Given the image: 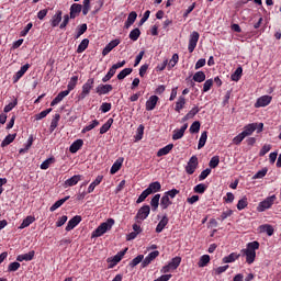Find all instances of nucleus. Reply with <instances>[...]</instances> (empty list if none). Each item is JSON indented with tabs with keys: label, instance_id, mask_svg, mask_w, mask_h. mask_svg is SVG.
Returning a JSON list of instances; mask_svg holds the SVG:
<instances>
[{
	"label": "nucleus",
	"instance_id": "c85d7f7f",
	"mask_svg": "<svg viewBox=\"0 0 281 281\" xmlns=\"http://www.w3.org/2000/svg\"><path fill=\"white\" fill-rule=\"evenodd\" d=\"M172 205V201L169 200L168 195L164 194L160 199V207L161 210H168Z\"/></svg>",
	"mask_w": 281,
	"mask_h": 281
},
{
	"label": "nucleus",
	"instance_id": "a18cd8bd",
	"mask_svg": "<svg viewBox=\"0 0 281 281\" xmlns=\"http://www.w3.org/2000/svg\"><path fill=\"white\" fill-rule=\"evenodd\" d=\"M58 122H60V114H55L50 122V131L54 132L58 127Z\"/></svg>",
	"mask_w": 281,
	"mask_h": 281
},
{
	"label": "nucleus",
	"instance_id": "7c9ffc66",
	"mask_svg": "<svg viewBox=\"0 0 281 281\" xmlns=\"http://www.w3.org/2000/svg\"><path fill=\"white\" fill-rule=\"evenodd\" d=\"M80 179H82V176L80 175L72 176L70 179L65 181V184L71 188L72 186H77Z\"/></svg>",
	"mask_w": 281,
	"mask_h": 281
},
{
	"label": "nucleus",
	"instance_id": "79ce46f5",
	"mask_svg": "<svg viewBox=\"0 0 281 281\" xmlns=\"http://www.w3.org/2000/svg\"><path fill=\"white\" fill-rule=\"evenodd\" d=\"M241 77H243V67H238L235 70V72L231 76L234 82H238V80H240Z\"/></svg>",
	"mask_w": 281,
	"mask_h": 281
},
{
	"label": "nucleus",
	"instance_id": "13d9d810",
	"mask_svg": "<svg viewBox=\"0 0 281 281\" xmlns=\"http://www.w3.org/2000/svg\"><path fill=\"white\" fill-rule=\"evenodd\" d=\"M213 85H214V80L207 79V80L204 82V85H203V92H204V93H207V91H210V89H212Z\"/></svg>",
	"mask_w": 281,
	"mask_h": 281
},
{
	"label": "nucleus",
	"instance_id": "4be33fe9",
	"mask_svg": "<svg viewBox=\"0 0 281 281\" xmlns=\"http://www.w3.org/2000/svg\"><path fill=\"white\" fill-rule=\"evenodd\" d=\"M126 251H128V248H125L124 250L117 252L111 260L112 262L111 267H115V265H117V262H120L122 258L126 256Z\"/></svg>",
	"mask_w": 281,
	"mask_h": 281
},
{
	"label": "nucleus",
	"instance_id": "052dcab7",
	"mask_svg": "<svg viewBox=\"0 0 281 281\" xmlns=\"http://www.w3.org/2000/svg\"><path fill=\"white\" fill-rule=\"evenodd\" d=\"M142 260H144V255H138L136 258H134L130 262V267H137V265H139V262H142Z\"/></svg>",
	"mask_w": 281,
	"mask_h": 281
},
{
	"label": "nucleus",
	"instance_id": "2eb2a0df",
	"mask_svg": "<svg viewBox=\"0 0 281 281\" xmlns=\"http://www.w3.org/2000/svg\"><path fill=\"white\" fill-rule=\"evenodd\" d=\"M157 102H159V97L151 95L146 101V111H155V106H157Z\"/></svg>",
	"mask_w": 281,
	"mask_h": 281
},
{
	"label": "nucleus",
	"instance_id": "2f4dec72",
	"mask_svg": "<svg viewBox=\"0 0 281 281\" xmlns=\"http://www.w3.org/2000/svg\"><path fill=\"white\" fill-rule=\"evenodd\" d=\"M240 258V255L232 252L231 255L223 258L224 263L236 262Z\"/></svg>",
	"mask_w": 281,
	"mask_h": 281
},
{
	"label": "nucleus",
	"instance_id": "6e6d98bb",
	"mask_svg": "<svg viewBox=\"0 0 281 281\" xmlns=\"http://www.w3.org/2000/svg\"><path fill=\"white\" fill-rule=\"evenodd\" d=\"M33 142H34V138L32 136H30V138L27 139V143L25 145V148L20 149V155H23V153H27V150H30V148H32Z\"/></svg>",
	"mask_w": 281,
	"mask_h": 281
},
{
	"label": "nucleus",
	"instance_id": "f03ea898",
	"mask_svg": "<svg viewBox=\"0 0 281 281\" xmlns=\"http://www.w3.org/2000/svg\"><path fill=\"white\" fill-rule=\"evenodd\" d=\"M113 225H115V220H106V222L101 223L100 226H98L95 231L92 232L91 238H100V236H104L106 232H111Z\"/></svg>",
	"mask_w": 281,
	"mask_h": 281
},
{
	"label": "nucleus",
	"instance_id": "774afa93",
	"mask_svg": "<svg viewBox=\"0 0 281 281\" xmlns=\"http://www.w3.org/2000/svg\"><path fill=\"white\" fill-rule=\"evenodd\" d=\"M52 164H54V158H48L41 165V169L47 170V168H49V165Z\"/></svg>",
	"mask_w": 281,
	"mask_h": 281
},
{
	"label": "nucleus",
	"instance_id": "338daca9",
	"mask_svg": "<svg viewBox=\"0 0 281 281\" xmlns=\"http://www.w3.org/2000/svg\"><path fill=\"white\" fill-rule=\"evenodd\" d=\"M177 194H179V190H177V189H171V190L165 192V195L168 196L169 199H175V196H177Z\"/></svg>",
	"mask_w": 281,
	"mask_h": 281
},
{
	"label": "nucleus",
	"instance_id": "423d86ee",
	"mask_svg": "<svg viewBox=\"0 0 281 281\" xmlns=\"http://www.w3.org/2000/svg\"><path fill=\"white\" fill-rule=\"evenodd\" d=\"M196 168H199V158L196 156H192L186 166L187 175H194Z\"/></svg>",
	"mask_w": 281,
	"mask_h": 281
},
{
	"label": "nucleus",
	"instance_id": "5fc2aeb1",
	"mask_svg": "<svg viewBox=\"0 0 281 281\" xmlns=\"http://www.w3.org/2000/svg\"><path fill=\"white\" fill-rule=\"evenodd\" d=\"M189 131L193 134L199 133V131H201V123L199 121L193 122Z\"/></svg>",
	"mask_w": 281,
	"mask_h": 281
},
{
	"label": "nucleus",
	"instance_id": "cd10ccee",
	"mask_svg": "<svg viewBox=\"0 0 281 281\" xmlns=\"http://www.w3.org/2000/svg\"><path fill=\"white\" fill-rule=\"evenodd\" d=\"M61 21H63V11H57V13L53 15L52 26L57 27V25H59Z\"/></svg>",
	"mask_w": 281,
	"mask_h": 281
},
{
	"label": "nucleus",
	"instance_id": "0eeeda50",
	"mask_svg": "<svg viewBox=\"0 0 281 281\" xmlns=\"http://www.w3.org/2000/svg\"><path fill=\"white\" fill-rule=\"evenodd\" d=\"M273 203H276V195L268 196L259 203L257 210L258 212H265L266 210H269Z\"/></svg>",
	"mask_w": 281,
	"mask_h": 281
},
{
	"label": "nucleus",
	"instance_id": "1a4fd4ad",
	"mask_svg": "<svg viewBox=\"0 0 281 281\" xmlns=\"http://www.w3.org/2000/svg\"><path fill=\"white\" fill-rule=\"evenodd\" d=\"M150 214V206L144 205L140 207L136 214L137 221H146L148 218V215Z\"/></svg>",
	"mask_w": 281,
	"mask_h": 281
},
{
	"label": "nucleus",
	"instance_id": "dca6fc26",
	"mask_svg": "<svg viewBox=\"0 0 281 281\" xmlns=\"http://www.w3.org/2000/svg\"><path fill=\"white\" fill-rule=\"evenodd\" d=\"M159 256V251L155 250L151 251L142 262V267L146 268L148 267V265H150V262H153V260H155V258H157Z\"/></svg>",
	"mask_w": 281,
	"mask_h": 281
},
{
	"label": "nucleus",
	"instance_id": "37998d69",
	"mask_svg": "<svg viewBox=\"0 0 281 281\" xmlns=\"http://www.w3.org/2000/svg\"><path fill=\"white\" fill-rule=\"evenodd\" d=\"M133 74V68H124L119 75L117 80H124L126 76H131Z\"/></svg>",
	"mask_w": 281,
	"mask_h": 281
},
{
	"label": "nucleus",
	"instance_id": "4468645a",
	"mask_svg": "<svg viewBox=\"0 0 281 281\" xmlns=\"http://www.w3.org/2000/svg\"><path fill=\"white\" fill-rule=\"evenodd\" d=\"M117 45H120V40H114L111 41L102 50V55L103 56H108V54H111V52H113V49H115V47H117Z\"/></svg>",
	"mask_w": 281,
	"mask_h": 281
},
{
	"label": "nucleus",
	"instance_id": "20e7f679",
	"mask_svg": "<svg viewBox=\"0 0 281 281\" xmlns=\"http://www.w3.org/2000/svg\"><path fill=\"white\" fill-rule=\"evenodd\" d=\"M93 85H95L94 78H90L86 81V83H83L82 91L79 94V100H85V98H87V95L91 93V89H93Z\"/></svg>",
	"mask_w": 281,
	"mask_h": 281
},
{
	"label": "nucleus",
	"instance_id": "864d4df0",
	"mask_svg": "<svg viewBox=\"0 0 281 281\" xmlns=\"http://www.w3.org/2000/svg\"><path fill=\"white\" fill-rule=\"evenodd\" d=\"M218 164H221V158L218 156H213L209 162L210 168H217Z\"/></svg>",
	"mask_w": 281,
	"mask_h": 281
},
{
	"label": "nucleus",
	"instance_id": "c03bdc74",
	"mask_svg": "<svg viewBox=\"0 0 281 281\" xmlns=\"http://www.w3.org/2000/svg\"><path fill=\"white\" fill-rule=\"evenodd\" d=\"M87 47H89V40L85 38L79 44V46L77 48V54H82V52H85V49H87Z\"/></svg>",
	"mask_w": 281,
	"mask_h": 281
},
{
	"label": "nucleus",
	"instance_id": "9d476101",
	"mask_svg": "<svg viewBox=\"0 0 281 281\" xmlns=\"http://www.w3.org/2000/svg\"><path fill=\"white\" fill-rule=\"evenodd\" d=\"M271 95H262L259 99H257V102L255 103V109H260L262 106H269L271 104Z\"/></svg>",
	"mask_w": 281,
	"mask_h": 281
},
{
	"label": "nucleus",
	"instance_id": "ddd939ff",
	"mask_svg": "<svg viewBox=\"0 0 281 281\" xmlns=\"http://www.w3.org/2000/svg\"><path fill=\"white\" fill-rule=\"evenodd\" d=\"M186 131H188V123H184L181 128L173 131L172 139L175 142H177V139H181L183 135H186Z\"/></svg>",
	"mask_w": 281,
	"mask_h": 281
},
{
	"label": "nucleus",
	"instance_id": "8fccbe9b",
	"mask_svg": "<svg viewBox=\"0 0 281 281\" xmlns=\"http://www.w3.org/2000/svg\"><path fill=\"white\" fill-rule=\"evenodd\" d=\"M91 10V0H83L82 14L87 16Z\"/></svg>",
	"mask_w": 281,
	"mask_h": 281
},
{
	"label": "nucleus",
	"instance_id": "412c9836",
	"mask_svg": "<svg viewBox=\"0 0 281 281\" xmlns=\"http://www.w3.org/2000/svg\"><path fill=\"white\" fill-rule=\"evenodd\" d=\"M34 250L29 251L27 254L24 255H19L16 257L18 262H23L25 260V262H30V260H34Z\"/></svg>",
	"mask_w": 281,
	"mask_h": 281
},
{
	"label": "nucleus",
	"instance_id": "4d7b16f0",
	"mask_svg": "<svg viewBox=\"0 0 281 281\" xmlns=\"http://www.w3.org/2000/svg\"><path fill=\"white\" fill-rule=\"evenodd\" d=\"M49 113H52V108L42 111L41 113L35 115V120H43L44 117H47V115H49Z\"/></svg>",
	"mask_w": 281,
	"mask_h": 281
},
{
	"label": "nucleus",
	"instance_id": "49530a36",
	"mask_svg": "<svg viewBox=\"0 0 281 281\" xmlns=\"http://www.w3.org/2000/svg\"><path fill=\"white\" fill-rule=\"evenodd\" d=\"M99 125H100V121L93 120L89 125L83 127L82 133H89V131H93V128H95V126H99Z\"/></svg>",
	"mask_w": 281,
	"mask_h": 281
},
{
	"label": "nucleus",
	"instance_id": "09e8293b",
	"mask_svg": "<svg viewBox=\"0 0 281 281\" xmlns=\"http://www.w3.org/2000/svg\"><path fill=\"white\" fill-rule=\"evenodd\" d=\"M196 113H199V108H198V106L193 108V109L182 119V122H188V120H192V117H194V115H196Z\"/></svg>",
	"mask_w": 281,
	"mask_h": 281
},
{
	"label": "nucleus",
	"instance_id": "603ef678",
	"mask_svg": "<svg viewBox=\"0 0 281 281\" xmlns=\"http://www.w3.org/2000/svg\"><path fill=\"white\" fill-rule=\"evenodd\" d=\"M179 63V54H173L171 59L168 63V69H172Z\"/></svg>",
	"mask_w": 281,
	"mask_h": 281
},
{
	"label": "nucleus",
	"instance_id": "bf43d9fd",
	"mask_svg": "<svg viewBox=\"0 0 281 281\" xmlns=\"http://www.w3.org/2000/svg\"><path fill=\"white\" fill-rule=\"evenodd\" d=\"M144 137V125H139L136 131L135 139L136 142H139Z\"/></svg>",
	"mask_w": 281,
	"mask_h": 281
},
{
	"label": "nucleus",
	"instance_id": "f257e3e1",
	"mask_svg": "<svg viewBox=\"0 0 281 281\" xmlns=\"http://www.w3.org/2000/svg\"><path fill=\"white\" fill-rule=\"evenodd\" d=\"M256 249H260V244L258 241H251L247 244L245 249H241V256L246 257L247 265H254L256 261Z\"/></svg>",
	"mask_w": 281,
	"mask_h": 281
},
{
	"label": "nucleus",
	"instance_id": "393cba45",
	"mask_svg": "<svg viewBox=\"0 0 281 281\" xmlns=\"http://www.w3.org/2000/svg\"><path fill=\"white\" fill-rule=\"evenodd\" d=\"M172 148H175L173 144L166 145L165 147L160 148L157 151V157H164V156L168 155L170 153V150H172Z\"/></svg>",
	"mask_w": 281,
	"mask_h": 281
},
{
	"label": "nucleus",
	"instance_id": "9b49d317",
	"mask_svg": "<svg viewBox=\"0 0 281 281\" xmlns=\"http://www.w3.org/2000/svg\"><path fill=\"white\" fill-rule=\"evenodd\" d=\"M95 91L99 95H106V93H111V91H113V86L101 83L95 88Z\"/></svg>",
	"mask_w": 281,
	"mask_h": 281
},
{
	"label": "nucleus",
	"instance_id": "de8ad7c7",
	"mask_svg": "<svg viewBox=\"0 0 281 281\" xmlns=\"http://www.w3.org/2000/svg\"><path fill=\"white\" fill-rule=\"evenodd\" d=\"M194 82H205V72L198 71L193 75Z\"/></svg>",
	"mask_w": 281,
	"mask_h": 281
},
{
	"label": "nucleus",
	"instance_id": "69168bd1",
	"mask_svg": "<svg viewBox=\"0 0 281 281\" xmlns=\"http://www.w3.org/2000/svg\"><path fill=\"white\" fill-rule=\"evenodd\" d=\"M269 150H271V145L270 144L263 145L261 150L259 151L260 157H265L267 153H269Z\"/></svg>",
	"mask_w": 281,
	"mask_h": 281
},
{
	"label": "nucleus",
	"instance_id": "3c124183",
	"mask_svg": "<svg viewBox=\"0 0 281 281\" xmlns=\"http://www.w3.org/2000/svg\"><path fill=\"white\" fill-rule=\"evenodd\" d=\"M140 35H142V32L139 31V29H134L130 33V38L131 41H137Z\"/></svg>",
	"mask_w": 281,
	"mask_h": 281
},
{
	"label": "nucleus",
	"instance_id": "72a5a7b5",
	"mask_svg": "<svg viewBox=\"0 0 281 281\" xmlns=\"http://www.w3.org/2000/svg\"><path fill=\"white\" fill-rule=\"evenodd\" d=\"M14 139H16V134H9L8 136H5V138L1 143L2 148H5V146H10V144H12Z\"/></svg>",
	"mask_w": 281,
	"mask_h": 281
},
{
	"label": "nucleus",
	"instance_id": "aec40b11",
	"mask_svg": "<svg viewBox=\"0 0 281 281\" xmlns=\"http://www.w3.org/2000/svg\"><path fill=\"white\" fill-rule=\"evenodd\" d=\"M258 128L257 123L248 124L244 127V131L241 132L246 137H249V135H254V132Z\"/></svg>",
	"mask_w": 281,
	"mask_h": 281
},
{
	"label": "nucleus",
	"instance_id": "ea45409f",
	"mask_svg": "<svg viewBox=\"0 0 281 281\" xmlns=\"http://www.w3.org/2000/svg\"><path fill=\"white\" fill-rule=\"evenodd\" d=\"M207 265H210V255H203L198 262V267L203 268Z\"/></svg>",
	"mask_w": 281,
	"mask_h": 281
},
{
	"label": "nucleus",
	"instance_id": "f8f14e48",
	"mask_svg": "<svg viewBox=\"0 0 281 281\" xmlns=\"http://www.w3.org/2000/svg\"><path fill=\"white\" fill-rule=\"evenodd\" d=\"M82 221V217L79 215L74 216L67 224L66 226V232H71V229H74L75 227H77L78 225H80Z\"/></svg>",
	"mask_w": 281,
	"mask_h": 281
},
{
	"label": "nucleus",
	"instance_id": "4c0bfd02",
	"mask_svg": "<svg viewBox=\"0 0 281 281\" xmlns=\"http://www.w3.org/2000/svg\"><path fill=\"white\" fill-rule=\"evenodd\" d=\"M260 232L268 234L269 236H273V226L269 224H265L259 226Z\"/></svg>",
	"mask_w": 281,
	"mask_h": 281
},
{
	"label": "nucleus",
	"instance_id": "f704fd0d",
	"mask_svg": "<svg viewBox=\"0 0 281 281\" xmlns=\"http://www.w3.org/2000/svg\"><path fill=\"white\" fill-rule=\"evenodd\" d=\"M183 106H186V97L181 95L176 102L175 111H177V113H181V109H183Z\"/></svg>",
	"mask_w": 281,
	"mask_h": 281
},
{
	"label": "nucleus",
	"instance_id": "a211bd4d",
	"mask_svg": "<svg viewBox=\"0 0 281 281\" xmlns=\"http://www.w3.org/2000/svg\"><path fill=\"white\" fill-rule=\"evenodd\" d=\"M69 94V91L65 90L57 94V97L50 102V106H56V104H59V102H63L65 98Z\"/></svg>",
	"mask_w": 281,
	"mask_h": 281
},
{
	"label": "nucleus",
	"instance_id": "680f3d73",
	"mask_svg": "<svg viewBox=\"0 0 281 281\" xmlns=\"http://www.w3.org/2000/svg\"><path fill=\"white\" fill-rule=\"evenodd\" d=\"M205 190H207V187L203 183H200L194 187V192H196L198 194H203V192H205Z\"/></svg>",
	"mask_w": 281,
	"mask_h": 281
},
{
	"label": "nucleus",
	"instance_id": "58836bf2",
	"mask_svg": "<svg viewBox=\"0 0 281 281\" xmlns=\"http://www.w3.org/2000/svg\"><path fill=\"white\" fill-rule=\"evenodd\" d=\"M113 125V119H109L100 128V134L104 135V133H106L109 131V128H111V126Z\"/></svg>",
	"mask_w": 281,
	"mask_h": 281
},
{
	"label": "nucleus",
	"instance_id": "6e6552de",
	"mask_svg": "<svg viewBox=\"0 0 281 281\" xmlns=\"http://www.w3.org/2000/svg\"><path fill=\"white\" fill-rule=\"evenodd\" d=\"M199 32L193 31L190 34V38H189V46H188V50L190 52V54H192V52H194V49H196V44L199 43Z\"/></svg>",
	"mask_w": 281,
	"mask_h": 281
},
{
	"label": "nucleus",
	"instance_id": "5701e85b",
	"mask_svg": "<svg viewBox=\"0 0 281 281\" xmlns=\"http://www.w3.org/2000/svg\"><path fill=\"white\" fill-rule=\"evenodd\" d=\"M168 215H165L156 226V233L161 234V232H164V229L166 228V225H168Z\"/></svg>",
	"mask_w": 281,
	"mask_h": 281
},
{
	"label": "nucleus",
	"instance_id": "e2e57ef3",
	"mask_svg": "<svg viewBox=\"0 0 281 281\" xmlns=\"http://www.w3.org/2000/svg\"><path fill=\"white\" fill-rule=\"evenodd\" d=\"M247 205H248L247 198H243L237 203V210H245V207H247Z\"/></svg>",
	"mask_w": 281,
	"mask_h": 281
},
{
	"label": "nucleus",
	"instance_id": "0e129e2a",
	"mask_svg": "<svg viewBox=\"0 0 281 281\" xmlns=\"http://www.w3.org/2000/svg\"><path fill=\"white\" fill-rule=\"evenodd\" d=\"M245 137H247V136H245V135L243 134V132L239 133L237 136H235V137L233 138V144H236V146H238V144H240V143L243 142V139H245Z\"/></svg>",
	"mask_w": 281,
	"mask_h": 281
},
{
	"label": "nucleus",
	"instance_id": "a878e982",
	"mask_svg": "<svg viewBox=\"0 0 281 281\" xmlns=\"http://www.w3.org/2000/svg\"><path fill=\"white\" fill-rule=\"evenodd\" d=\"M122 164H124V158L116 159L110 169L111 175H115L122 168Z\"/></svg>",
	"mask_w": 281,
	"mask_h": 281
},
{
	"label": "nucleus",
	"instance_id": "a19ab883",
	"mask_svg": "<svg viewBox=\"0 0 281 281\" xmlns=\"http://www.w3.org/2000/svg\"><path fill=\"white\" fill-rule=\"evenodd\" d=\"M206 142H207V132H203L199 139L198 150H201V148L205 146Z\"/></svg>",
	"mask_w": 281,
	"mask_h": 281
},
{
	"label": "nucleus",
	"instance_id": "473e14b6",
	"mask_svg": "<svg viewBox=\"0 0 281 281\" xmlns=\"http://www.w3.org/2000/svg\"><path fill=\"white\" fill-rule=\"evenodd\" d=\"M76 85H78V76H74L70 78L66 91H68V93H71V91L76 89Z\"/></svg>",
	"mask_w": 281,
	"mask_h": 281
},
{
	"label": "nucleus",
	"instance_id": "bb28decb",
	"mask_svg": "<svg viewBox=\"0 0 281 281\" xmlns=\"http://www.w3.org/2000/svg\"><path fill=\"white\" fill-rule=\"evenodd\" d=\"M135 21H137V12L132 11L127 16V21L125 22L126 30H128V27H131Z\"/></svg>",
	"mask_w": 281,
	"mask_h": 281
},
{
	"label": "nucleus",
	"instance_id": "7ed1b4c3",
	"mask_svg": "<svg viewBox=\"0 0 281 281\" xmlns=\"http://www.w3.org/2000/svg\"><path fill=\"white\" fill-rule=\"evenodd\" d=\"M161 190V183L159 181L151 182L146 190H144L138 196L136 203H144L150 194H155V192H159Z\"/></svg>",
	"mask_w": 281,
	"mask_h": 281
},
{
	"label": "nucleus",
	"instance_id": "b1692460",
	"mask_svg": "<svg viewBox=\"0 0 281 281\" xmlns=\"http://www.w3.org/2000/svg\"><path fill=\"white\" fill-rule=\"evenodd\" d=\"M82 144H85V142L82 139H77L75 140L71 145H70V148H69V151L70 153H77L80 150V148H82Z\"/></svg>",
	"mask_w": 281,
	"mask_h": 281
},
{
	"label": "nucleus",
	"instance_id": "c9c22d12",
	"mask_svg": "<svg viewBox=\"0 0 281 281\" xmlns=\"http://www.w3.org/2000/svg\"><path fill=\"white\" fill-rule=\"evenodd\" d=\"M159 199H161V194H156L151 201H150V206L153 212H157V209L159 207Z\"/></svg>",
	"mask_w": 281,
	"mask_h": 281
},
{
	"label": "nucleus",
	"instance_id": "6ab92c4d",
	"mask_svg": "<svg viewBox=\"0 0 281 281\" xmlns=\"http://www.w3.org/2000/svg\"><path fill=\"white\" fill-rule=\"evenodd\" d=\"M80 12H82V5L78 3H74L70 7V19H76L78 14H80Z\"/></svg>",
	"mask_w": 281,
	"mask_h": 281
},
{
	"label": "nucleus",
	"instance_id": "39448f33",
	"mask_svg": "<svg viewBox=\"0 0 281 281\" xmlns=\"http://www.w3.org/2000/svg\"><path fill=\"white\" fill-rule=\"evenodd\" d=\"M179 265H181V257H175L167 266L162 267L161 273H170V271L178 269Z\"/></svg>",
	"mask_w": 281,
	"mask_h": 281
},
{
	"label": "nucleus",
	"instance_id": "c756f323",
	"mask_svg": "<svg viewBox=\"0 0 281 281\" xmlns=\"http://www.w3.org/2000/svg\"><path fill=\"white\" fill-rule=\"evenodd\" d=\"M36 221V218L32 215H29L25 217V220H23L22 224L20 225V229H25V227H30V225H32V223H34Z\"/></svg>",
	"mask_w": 281,
	"mask_h": 281
},
{
	"label": "nucleus",
	"instance_id": "e433bc0d",
	"mask_svg": "<svg viewBox=\"0 0 281 281\" xmlns=\"http://www.w3.org/2000/svg\"><path fill=\"white\" fill-rule=\"evenodd\" d=\"M69 201V196L58 200L50 206V212H56L65 202Z\"/></svg>",
	"mask_w": 281,
	"mask_h": 281
},
{
	"label": "nucleus",
	"instance_id": "f3484780",
	"mask_svg": "<svg viewBox=\"0 0 281 281\" xmlns=\"http://www.w3.org/2000/svg\"><path fill=\"white\" fill-rule=\"evenodd\" d=\"M30 69V64H25L21 67V69L15 74L13 77V82H19L23 76H25V72Z\"/></svg>",
	"mask_w": 281,
	"mask_h": 281
}]
</instances>
